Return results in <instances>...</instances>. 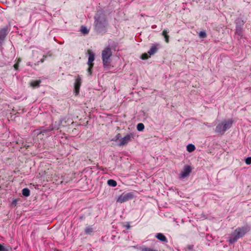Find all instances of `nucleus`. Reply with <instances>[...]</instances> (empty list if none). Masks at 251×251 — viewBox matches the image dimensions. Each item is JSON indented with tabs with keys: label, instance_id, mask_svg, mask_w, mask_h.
Returning a JSON list of instances; mask_svg holds the SVG:
<instances>
[{
	"label": "nucleus",
	"instance_id": "f257e3e1",
	"mask_svg": "<svg viewBox=\"0 0 251 251\" xmlns=\"http://www.w3.org/2000/svg\"><path fill=\"white\" fill-rule=\"evenodd\" d=\"M95 19L94 26L96 31L99 33L105 32L108 25L105 15L102 13H98Z\"/></svg>",
	"mask_w": 251,
	"mask_h": 251
},
{
	"label": "nucleus",
	"instance_id": "f03ea898",
	"mask_svg": "<svg viewBox=\"0 0 251 251\" xmlns=\"http://www.w3.org/2000/svg\"><path fill=\"white\" fill-rule=\"evenodd\" d=\"M250 230V227L248 226L237 227L230 234L228 239L229 243L230 244L234 243L238 239L243 237Z\"/></svg>",
	"mask_w": 251,
	"mask_h": 251
},
{
	"label": "nucleus",
	"instance_id": "7ed1b4c3",
	"mask_svg": "<svg viewBox=\"0 0 251 251\" xmlns=\"http://www.w3.org/2000/svg\"><path fill=\"white\" fill-rule=\"evenodd\" d=\"M232 124L233 120L232 119L225 120L216 126L215 131L216 133L223 135L231 127Z\"/></svg>",
	"mask_w": 251,
	"mask_h": 251
},
{
	"label": "nucleus",
	"instance_id": "20e7f679",
	"mask_svg": "<svg viewBox=\"0 0 251 251\" xmlns=\"http://www.w3.org/2000/svg\"><path fill=\"white\" fill-rule=\"evenodd\" d=\"M112 55L111 49L109 47H106L101 52V57L103 64L104 66L110 65L111 62L110 57Z\"/></svg>",
	"mask_w": 251,
	"mask_h": 251
},
{
	"label": "nucleus",
	"instance_id": "39448f33",
	"mask_svg": "<svg viewBox=\"0 0 251 251\" xmlns=\"http://www.w3.org/2000/svg\"><path fill=\"white\" fill-rule=\"evenodd\" d=\"M133 198V194L132 193H124L118 197L117 200V202L122 203L132 200Z\"/></svg>",
	"mask_w": 251,
	"mask_h": 251
},
{
	"label": "nucleus",
	"instance_id": "423d86ee",
	"mask_svg": "<svg viewBox=\"0 0 251 251\" xmlns=\"http://www.w3.org/2000/svg\"><path fill=\"white\" fill-rule=\"evenodd\" d=\"M134 138V135L132 133L127 134L121 139V142L118 144L120 147L126 145L129 142Z\"/></svg>",
	"mask_w": 251,
	"mask_h": 251
},
{
	"label": "nucleus",
	"instance_id": "0eeeda50",
	"mask_svg": "<svg viewBox=\"0 0 251 251\" xmlns=\"http://www.w3.org/2000/svg\"><path fill=\"white\" fill-rule=\"evenodd\" d=\"M192 172V168L189 165H185L183 171L179 174V178L183 179L189 176Z\"/></svg>",
	"mask_w": 251,
	"mask_h": 251
},
{
	"label": "nucleus",
	"instance_id": "6e6552de",
	"mask_svg": "<svg viewBox=\"0 0 251 251\" xmlns=\"http://www.w3.org/2000/svg\"><path fill=\"white\" fill-rule=\"evenodd\" d=\"M81 85V78L79 75H78L75 80L74 84V91L76 95L79 92L80 87Z\"/></svg>",
	"mask_w": 251,
	"mask_h": 251
},
{
	"label": "nucleus",
	"instance_id": "1a4fd4ad",
	"mask_svg": "<svg viewBox=\"0 0 251 251\" xmlns=\"http://www.w3.org/2000/svg\"><path fill=\"white\" fill-rule=\"evenodd\" d=\"M87 53L89 54L87 64L94 65L93 61L95 60V54L90 50H87Z\"/></svg>",
	"mask_w": 251,
	"mask_h": 251
},
{
	"label": "nucleus",
	"instance_id": "9d476101",
	"mask_svg": "<svg viewBox=\"0 0 251 251\" xmlns=\"http://www.w3.org/2000/svg\"><path fill=\"white\" fill-rule=\"evenodd\" d=\"M169 31L168 29H164L162 32V35L165 38V41L166 43H168L169 42V35H168Z\"/></svg>",
	"mask_w": 251,
	"mask_h": 251
},
{
	"label": "nucleus",
	"instance_id": "9b49d317",
	"mask_svg": "<svg viewBox=\"0 0 251 251\" xmlns=\"http://www.w3.org/2000/svg\"><path fill=\"white\" fill-rule=\"evenodd\" d=\"M85 233L86 235H92L94 233V229L91 226H88L86 227L84 229Z\"/></svg>",
	"mask_w": 251,
	"mask_h": 251
},
{
	"label": "nucleus",
	"instance_id": "f8f14e48",
	"mask_svg": "<svg viewBox=\"0 0 251 251\" xmlns=\"http://www.w3.org/2000/svg\"><path fill=\"white\" fill-rule=\"evenodd\" d=\"M6 30L2 28L0 30V42L3 41L6 36Z\"/></svg>",
	"mask_w": 251,
	"mask_h": 251
},
{
	"label": "nucleus",
	"instance_id": "ddd939ff",
	"mask_svg": "<svg viewBox=\"0 0 251 251\" xmlns=\"http://www.w3.org/2000/svg\"><path fill=\"white\" fill-rule=\"evenodd\" d=\"M158 49L156 46L153 45L151 46L150 50L148 51V53L150 56L154 54L157 51Z\"/></svg>",
	"mask_w": 251,
	"mask_h": 251
},
{
	"label": "nucleus",
	"instance_id": "4468645a",
	"mask_svg": "<svg viewBox=\"0 0 251 251\" xmlns=\"http://www.w3.org/2000/svg\"><path fill=\"white\" fill-rule=\"evenodd\" d=\"M156 237L159 240L167 242V238L162 233H158L156 235Z\"/></svg>",
	"mask_w": 251,
	"mask_h": 251
},
{
	"label": "nucleus",
	"instance_id": "2eb2a0df",
	"mask_svg": "<svg viewBox=\"0 0 251 251\" xmlns=\"http://www.w3.org/2000/svg\"><path fill=\"white\" fill-rule=\"evenodd\" d=\"M10 249L9 247H5L4 244L0 243V251H10Z\"/></svg>",
	"mask_w": 251,
	"mask_h": 251
},
{
	"label": "nucleus",
	"instance_id": "dca6fc26",
	"mask_svg": "<svg viewBox=\"0 0 251 251\" xmlns=\"http://www.w3.org/2000/svg\"><path fill=\"white\" fill-rule=\"evenodd\" d=\"M186 148H187V151L190 152H191L194 151L196 149L195 146L191 144L187 145Z\"/></svg>",
	"mask_w": 251,
	"mask_h": 251
},
{
	"label": "nucleus",
	"instance_id": "f3484780",
	"mask_svg": "<svg viewBox=\"0 0 251 251\" xmlns=\"http://www.w3.org/2000/svg\"><path fill=\"white\" fill-rule=\"evenodd\" d=\"M107 184L109 186L112 187H115L117 184V182L113 179H109L107 181Z\"/></svg>",
	"mask_w": 251,
	"mask_h": 251
},
{
	"label": "nucleus",
	"instance_id": "a211bd4d",
	"mask_svg": "<svg viewBox=\"0 0 251 251\" xmlns=\"http://www.w3.org/2000/svg\"><path fill=\"white\" fill-rule=\"evenodd\" d=\"M22 194L25 197H28L30 195V191L28 188H24L22 190Z\"/></svg>",
	"mask_w": 251,
	"mask_h": 251
},
{
	"label": "nucleus",
	"instance_id": "6ab92c4d",
	"mask_svg": "<svg viewBox=\"0 0 251 251\" xmlns=\"http://www.w3.org/2000/svg\"><path fill=\"white\" fill-rule=\"evenodd\" d=\"M52 129H43L41 130L39 132H37L38 135L40 134H46L47 135V133L49 132V131H51Z\"/></svg>",
	"mask_w": 251,
	"mask_h": 251
},
{
	"label": "nucleus",
	"instance_id": "aec40b11",
	"mask_svg": "<svg viewBox=\"0 0 251 251\" xmlns=\"http://www.w3.org/2000/svg\"><path fill=\"white\" fill-rule=\"evenodd\" d=\"M40 80H35L30 83V85L32 86L33 87H36L39 86L40 83Z\"/></svg>",
	"mask_w": 251,
	"mask_h": 251
},
{
	"label": "nucleus",
	"instance_id": "412c9836",
	"mask_svg": "<svg viewBox=\"0 0 251 251\" xmlns=\"http://www.w3.org/2000/svg\"><path fill=\"white\" fill-rule=\"evenodd\" d=\"M140 251H158L156 250H154V249H151V248H150L149 247H144L141 248L140 249Z\"/></svg>",
	"mask_w": 251,
	"mask_h": 251
},
{
	"label": "nucleus",
	"instance_id": "4be33fe9",
	"mask_svg": "<svg viewBox=\"0 0 251 251\" xmlns=\"http://www.w3.org/2000/svg\"><path fill=\"white\" fill-rule=\"evenodd\" d=\"M145 126L142 123H139L137 126V129L138 131H142L144 129Z\"/></svg>",
	"mask_w": 251,
	"mask_h": 251
},
{
	"label": "nucleus",
	"instance_id": "5701e85b",
	"mask_svg": "<svg viewBox=\"0 0 251 251\" xmlns=\"http://www.w3.org/2000/svg\"><path fill=\"white\" fill-rule=\"evenodd\" d=\"M150 57V55L148 53H143L141 55V58L143 60H146L148 59Z\"/></svg>",
	"mask_w": 251,
	"mask_h": 251
},
{
	"label": "nucleus",
	"instance_id": "b1692460",
	"mask_svg": "<svg viewBox=\"0 0 251 251\" xmlns=\"http://www.w3.org/2000/svg\"><path fill=\"white\" fill-rule=\"evenodd\" d=\"M21 61V58H19L17 59V62L14 65V68L16 70H18L19 66V63Z\"/></svg>",
	"mask_w": 251,
	"mask_h": 251
},
{
	"label": "nucleus",
	"instance_id": "393cba45",
	"mask_svg": "<svg viewBox=\"0 0 251 251\" xmlns=\"http://www.w3.org/2000/svg\"><path fill=\"white\" fill-rule=\"evenodd\" d=\"M81 32L82 33L85 34H87L88 33L89 31L87 29V28H86V27L82 26L81 27Z\"/></svg>",
	"mask_w": 251,
	"mask_h": 251
},
{
	"label": "nucleus",
	"instance_id": "a878e982",
	"mask_svg": "<svg viewBox=\"0 0 251 251\" xmlns=\"http://www.w3.org/2000/svg\"><path fill=\"white\" fill-rule=\"evenodd\" d=\"M199 35L201 38H205L207 37V34L204 31H201L199 33Z\"/></svg>",
	"mask_w": 251,
	"mask_h": 251
},
{
	"label": "nucleus",
	"instance_id": "bb28decb",
	"mask_svg": "<svg viewBox=\"0 0 251 251\" xmlns=\"http://www.w3.org/2000/svg\"><path fill=\"white\" fill-rule=\"evenodd\" d=\"M89 66V67L87 69V72L89 75H91L92 73V70L94 67V65H88Z\"/></svg>",
	"mask_w": 251,
	"mask_h": 251
},
{
	"label": "nucleus",
	"instance_id": "cd10ccee",
	"mask_svg": "<svg viewBox=\"0 0 251 251\" xmlns=\"http://www.w3.org/2000/svg\"><path fill=\"white\" fill-rule=\"evenodd\" d=\"M121 137V135L120 133H118L113 139H112V141H117Z\"/></svg>",
	"mask_w": 251,
	"mask_h": 251
},
{
	"label": "nucleus",
	"instance_id": "c85d7f7f",
	"mask_svg": "<svg viewBox=\"0 0 251 251\" xmlns=\"http://www.w3.org/2000/svg\"><path fill=\"white\" fill-rule=\"evenodd\" d=\"M245 162L248 165L251 164V157L247 158L245 160Z\"/></svg>",
	"mask_w": 251,
	"mask_h": 251
},
{
	"label": "nucleus",
	"instance_id": "c756f323",
	"mask_svg": "<svg viewBox=\"0 0 251 251\" xmlns=\"http://www.w3.org/2000/svg\"><path fill=\"white\" fill-rule=\"evenodd\" d=\"M41 62H43L44 60L43 59L41 60Z\"/></svg>",
	"mask_w": 251,
	"mask_h": 251
}]
</instances>
